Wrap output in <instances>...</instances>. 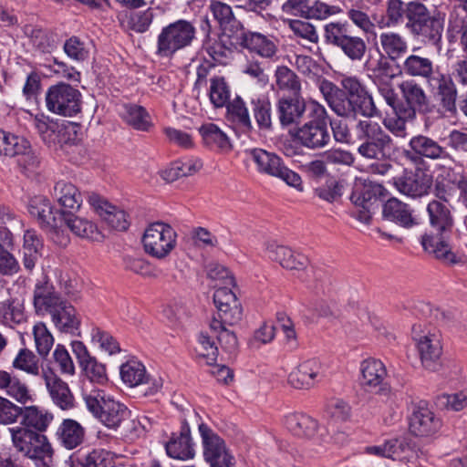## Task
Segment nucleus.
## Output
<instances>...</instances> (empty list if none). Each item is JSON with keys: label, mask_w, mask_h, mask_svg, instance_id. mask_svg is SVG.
Here are the masks:
<instances>
[{"label": "nucleus", "mask_w": 467, "mask_h": 467, "mask_svg": "<svg viewBox=\"0 0 467 467\" xmlns=\"http://www.w3.org/2000/svg\"><path fill=\"white\" fill-rule=\"evenodd\" d=\"M230 285L218 287L213 294V303L217 314L210 322L209 327L202 331L198 337L195 351L206 364L215 363L218 356V347L215 339L223 349L233 352L238 346L235 333L230 328L242 319V306Z\"/></svg>", "instance_id": "f257e3e1"}, {"label": "nucleus", "mask_w": 467, "mask_h": 467, "mask_svg": "<svg viewBox=\"0 0 467 467\" xmlns=\"http://www.w3.org/2000/svg\"><path fill=\"white\" fill-rule=\"evenodd\" d=\"M34 305L37 311H47L57 330L75 334L80 325L76 309L63 301L48 285H36Z\"/></svg>", "instance_id": "f03ea898"}, {"label": "nucleus", "mask_w": 467, "mask_h": 467, "mask_svg": "<svg viewBox=\"0 0 467 467\" xmlns=\"http://www.w3.org/2000/svg\"><path fill=\"white\" fill-rule=\"evenodd\" d=\"M88 411L105 427L117 431L130 417V410L104 390L95 389L83 394Z\"/></svg>", "instance_id": "7ed1b4c3"}, {"label": "nucleus", "mask_w": 467, "mask_h": 467, "mask_svg": "<svg viewBox=\"0 0 467 467\" xmlns=\"http://www.w3.org/2000/svg\"><path fill=\"white\" fill-rule=\"evenodd\" d=\"M357 137L362 140L358 153L369 160L386 161L394 153L392 139L381 126L369 119L360 120L356 127Z\"/></svg>", "instance_id": "20e7f679"}, {"label": "nucleus", "mask_w": 467, "mask_h": 467, "mask_svg": "<svg viewBox=\"0 0 467 467\" xmlns=\"http://www.w3.org/2000/svg\"><path fill=\"white\" fill-rule=\"evenodd\" d=\"M409 8L406 27L411 35L432 45H439L441 41L444 17L440 13L431 15L427 6L420 2H409Z\"/></svg>", "instance_id": "39448f33"}, {"label": "nucleus", "mask_w": 467, "mask_h": 467, "mask_svg": "<svg viewBox=\"0 0 467 467\" xmlns=\"http://www.w3.org/2000/svg\"><path fill=\"white\" fill-rule=\"evenodd\" d=\"M309 114L311 119L295 130L293 136L307 149L324 148L330 141L327 109L321 104L314 101L310 104Z\"/></svg>", "instance_id": "423d86ee"}, {"label": "nucleus", "mask_w": 467, "mask_h": 467, "mask_svg": "<svg viewBox=\"0 0 467 467\" xmlns=\"http://www.w3.org/2000/svg\"><path fill=\"white\" fill-rule=\"evenodd\" d=\"M324 39L328 45L339 48L352 61H360L367 51L365 40L351 35L348 22H330L324 26Z\"/></svg>", "instance_id": "0eeeda50"}, {"label": "nucleus", "mask_w": 467, "mask_h": 467, "mask_svg": "<svg viewBox=\"0 0 467 467\" xmlns=\"http://www.w3.org/2000/svg\"><path fill=\"white\" fill-rule=\"evenodd\" d=\"M196 28L186 19H179L164 26L158 36L157 54L169 57L177 51L192 45L195 39Z\"/></svg>", "instance_id": "6e6552de"}, {"label": "nucleus", "mask_w": 467, "mask_h": 467, "mask_svg": "<svg viewBox=\"0 0 467 467\" xmlns=\"http://www.w3.org/2000/svg\"><path fill=\"white\" fill-rule=\"evenodd\" d=\"M141 243L145 253L153 258L163 260L177 245V233L168 223L155 222L144 230Z\"/></svg>", "instance_id": "1a4fd4ad"}, {"label": "nucleus", "mask_w": 467, "mask_h": 467, "mask_svg": "<svg viewBox=\"0 0 467 467\" xmlns=\"http://www.w3.org/2000/svg\"><path fill=\"white\" fill-rule=\"evenodd\" d=\"M248 155L256 165L258 172L281 179L298 192L304 191L300 175L285 166L275 153L263 149H253L248 151Z\"/></svg>", "instance_id": "9d476101"}, {"label": "nucleus", "mask_w": 467, "mask_h": 467, "mask_svg": "<svg viewBox=\"0 0 467 467\" xmlns=\"http://www.w3.org/2000/svg\"><path fill=\"white\" fill-rule=\"evenodd\" d=\"M285 429L295 437L311 441L316 445L327 443L329 436L325 427L303 412H289L284 417Z\"/></svg>", "instance_id": "9b49d317"}, {"label": "nucleus", "mask_w": 467, "mask_h": 467, "mask_svg": "<svg viewBox=\"0 0 467 467\" xmlns=\"http://www.w3.org/2000/svg\"><path fill=\"white\" fill-rule=\"evenodd\" d=\"M412 335L422 366L429 370H436L442 353L440 331L414 326Z\"/></svg>", "instance_id": "f8f14e48"}, {"label": "nucleus", "mask_w": 467, "mask_h": 467, "mask_svg": "<svg viewBox=\"0 0 467 467\" xmlns=\"http://www.w3.org/2000/svg\"><path fill=\"white\" fill-rule=\"evenodd\" d=\"M49 111L65 117L77 115L81 109V94L72 86L59 83L50 87L46 94Z\"/></svg>", "instance_id": "ddd939ff"}, {"label": "nucleus", "mask_w": 467, "mask_h": 467, "mask_svg": "<svg viewBox=\"0 0 467 467\" xmlns=\"http://www.w3.org/2000/svg\"><path fill=\"white\" fill-rule=\"evenodd\" d=\"M31 122L43 141L47 144H67L76 127L69 122H58L44 114L30 115Z\"/></svg>", "instance_id": "4468645a"}, {"label": "nucleus", "mask_w": 467, "mask_h": 467, "mask_svg": "<svg viewBox=\"0 0 467 467\" xmlns=\"http://www.w3.org/2000/svg\"><path fill=\"white\" fill-rule=\"evenodd\" d=\"M202 438L203 455L212 467H235L233 456L225 448L223 441L205 424L199 426Z\"/></svg>", "instance_id": "2eb2a0df"}, {"label": "nucleus", "mask_w": 467, "mask_h": 467, "mask_svg": "<svg viewBox=\"0 0 467 467\" xmlns=\"http://www.w3.org/2000/svg\"><path fill=\"white\" fill-rule=\"evenodd\" d=\"M327 376V365L318 359H307L288 375V383L297 389H309Z\"/></svg>", "instance_id": "dca6fc26"}, {"label": "nucleus", "mask_w": 467, "mask_h": 467, "mask_svg": "<svg viewBox=\"0 0 467 467\" xmlns=\"http://www.w3.org/2000/svg\"><path fill=\"white\" fill-rule=\"evenodd\" d=\"M383 54L377 57L370 56L365 63V68L369 73V77L379 86V91L383 94L389 105L393 106L395 102V93L389 88L388 84L392 80L396 74L393 67Z\"/></svg>", "instance_id": "f3484780"}, {"label": "nucleus", "mask_w": 467, "mask_h": 467, "mask_svg": "<svg viewBox=\"0 0 467 467\" xmlns=\"http://www.w3.org/2000/svg\"><path fill=\"white\" fill-rule=\"evenodd\" d=\"M28 212L36 218L40 224L49 226L54 229L52 239L61 246H66L69 243L67 235L58 230L57 219L55 215L54 208L50 202L44 196H36L29 202Z\"/></svg>", "instance_id": "a211bd4d"}, {"label": "nucleus", "mask_w": 467, "mask_h": 467, "mask_svg": "<svg viewBox=\"0 0 467 467\" xmlns=\"http://www.w3.org/2000/svg\"><path fill=\"white\" fill-rule=\"evenodd\" d=\"M360 383L368 391H377L383 395L390 392L385 383L388 372L384 363L376 358H367L360 363Z\"/></svg>", "instance_id": "6ab92c4d"}, {"label": "nucleus", "mask_w": 467, "mask_h": 467, "mask_svg": "<svg viewBox=\"0 0 467 467\" xmlns=\"http://www.w3.org/2000/svg\"><path fill=\"white\" fill-rule=\"evenodd\" d=\"M119 374L124 384L130 388L147 385L150 394L159 391L162 387L161 379H153L145 366L139 360L130 359L120 366Z\"/></svg>", "instance_id": "aec40b11"}, {"label": "nucleus", "mask_w": 467, "mask_h": 467, "mask_svg": "<svg viewBox=\"0 0 467 467\" xmlns=\"http://www.w3.org/2000/svg\"><path fill=\"white\" fill-rule=\"evenodd\" d=\"M427 85L445 111H456L457 88L450 76L438 71L429 79Z\"/></svg>", "instance_id": "412c9836"}, {"label": "nucleus", "mask_w": 467, "mask_h": 467, "mask_svg": "<svg viewBox=\"0 0 467 467\" xmlns=\"http://www.w3.org/2000/svg\"><path fill=\"white\" fill-rule=\"evenodd\" d=\"M409 145L411 151H406L405 156L412 161H418L421 158L443 160L449 157V153L444 147L440 145L435 140L425 135L412 137Z\"/></svg>", "instance_id": "4be33fe9"}, {"label": "nucleus", "mask_w": 467, "mask_h": 467, "mask_svg": "<svg viewBox=\"0 0 467 467\" xmlns=\"http://www.w3.org/2000/svg\"><path fill=\"white\" fill-rule=\"evenodd\" d=\"M88 203L98 215L111 228L118 231H125L129 227L126 213L109 203L97 194H90Z\"/></svg>", "instance_id": "5701e85b"}, {"label": "nucleus", "mask_w": 467, "mask_h": 467, "mask_svg": "<svg viewBox=\"0 0 467 467\" xmlns=\"http://www.w3.org/2000/svg\"><path fill=\"white\" fill-rule=\"evenodd\" d=\"M265 252L271 260L288 270H303L308 264L307 257L303 254L274 242L265 244Z\"/></svg>", "instance_id": "b1692460"}, {"label": "nucleus", "mask_w": 467, "mask_h": 467, "mask_svg": "<svg viewBox=\"0 0 467 467\" xmlns=\"http://www.w3.org/2000/svg\"><path fill=\"white\" fill-rule=\"evenodd\" d=\"M451 234L436 232L432 228L421 238V244L425 251L432 254L436 258L447 264L456 263V255L451 251L449 242Z\"/></svg>", "instance_id": "393cba45"}, {"label": "nucleus", "mask_w": 467, "mask_h": 467, "mask_svg": "<svg viewBox=\"0 0 467 467\" xmlns=\"http://www.w3.org/2000/svg\"><path fill=\"white\" fill-rule=\"evenodd\" d=\"M41 376L54 403L62 410L74 406V397L66 382L51 368H42Z\"/></svg>", "instance_id": "a878e982"}, {"label": "nucleus", "mask_w": 467, "mask_h": 467, "mask_svg": "<svg viewBox=\"0 0 467 467\" xmlns=\"http://www.w3.org/2000/svg\"><path fill=\"white\" fill-rule=\"evenodd\" d=\"M431 184L432 176L421 170L394 181V185L400 193L412 198L427 194Z\"/></svg>", "instance_id": "bb28decb"}, {"label": "nucleus", "mask_w": 467, "mask_h": 467, "mask_svg": "<svg viewBox=\"0 0 467 467\" xmlns=\"http://www.w3.org/2000/svg\"><path fill=\"white\" fill-rule=\"evenodd\" d=\"M240 45L265 58H272L278 49L275 37L252 31L244 32L241 35Z\"/></svg>", "instance_id": "cd10ccee"}, {"label": "nucleus", "mask_w": 467, "mask_h": 467, "mask_svg": "<svg viewBox=\"0 0 467 467\" xmlns=\"http://www.w3.org/2000/svg\"><path fill=\"white\" fill-rule=\"evenodd\" d=\"M441 428V421L428 408L419 407L410 420V431L415 436L429 437Z\"/></svg>", "instance_id": "c85d7f7f"}, {"label": "nucleus", "mask_w": 467, "mask_h": 467, "mask_svg": "<svg viewBox=\"0 0 467 467\" xmlns=\"http://www.w3.org/2000/svg\"><path fill=\"white\" fill-rule=\"evenodd\" d=\"M402 98L408 105L405 110V117L411 119L415 116V111H423L427 109L429 100L424 89L420 85L413 80H407L400 85Z\"/></svg>", "instance_id": "c756f323"}, {"label": "nucleus", "mask_w": 467, "mask_h": 467, "mask_svg": "<svg viewBox=\"0 0 467 467\" xmlns=\"http://www.w3.org/2000/svg\"><path fill=\"white\" fill-rule=\"evenodd\" d=\"M0 390L21 404L33 400L26 384L17 376L5 370H0Z\"/></svg>", "instance_id": "7c9ffc66"}, {"label": "nucleus", "mask_w": 467, "mask_h": 467, "mask_svg": "<svg viewBox=\"0 0 467 467\" xmlns=\"http://www.w3.org/2000/svg\"><path fill=\"white\" fill-rule=\"evenodd\" d=\"M277 111L280 123L283 126L291 125L302 119L306 111L305 99L297 95L286 97L279 99Z\"/></svg>", "instance_id": "2f4dec72"}, {"label": "nucleus", "mask_w": 467, "mask_h": 467, "mask_svg": "<svg viewBox=\"0 0 467 467\" xmlns=\"http://www.w3.org/2000/svg\"><path fill=\"white\" fill-rule=\"evenodd\" d=\"M7 294V289L1 285L0 317L3 318L4 323L9 327L22 324L26 319L24 303L18 298L4 299L5 296Z\"/></svg>", "instance_id": "473e14b6"}, {"label": "nucleus", "mask_w": 467, "mask_h": 467, "mask_svg": "<svg viewBox=\"0 0 467 467\" xmlns=\"http://www.w3.org/2000/svg\"><path fill=\"white\" fill-rule=\"evenodd\" d=\"M19 417L22 426L36 432L46 431L54 419L52 413L35 405L20 407Z\"/></svg>", "instance_id": "72a5a7b5"}, {"label": "nucleus", "mask_w": 467, "mask_h": 467, "mask_svg": "<svg viewBox=\"0 0 467 467\" xmlns=\"http://www.w3.org/2000/svg\"><path fill=\"white\" fill-rule=\"evenodd\" d=\"M54 196L58 204L66 211L77 212L79 210L83 199L78 189L71 182L60 181L54 187Z\"/></svg>", "instance_id": "f704fd0d"}, {"label": "nucleus", "mask_w": 467, "mask_h": 467, "mask_svg": "<svg viewBox=\"0 0 467 467\" xmlns=\"http://www.w3.org/2000/svg\"><path fill=\"white\" fill-rule=\"evenodd\" d=\"M402 71L407 76L423 78L428 82L440 70L430 57L411 54L404 59Z\"/></svg>", "instance_id": "c9c22d12"}, {"label": "nucleus", "mask_w": 467, "mask_h": 467, "mask_svg": "<svg viewBox=\"0 0 467 467\" xmlns=\"http://www.w3.org/2000/svg\"><path fill=\"white\" fill-rule=\"evenodd\" d=\"M44 248L40 235L32 229L26 230L23 236V263L26 269L32 270L42 255Z\"/></svg>", "instance_id": "e433bc0d"}, {"label": "nucleus", "mask_w": 467, "mask_h": 467, "mask_svg": "<svg viewBox=\"0 0 467 467\" xmlns=\"http://www.w3.org/2000/svg\"><path fill=\"white\" fill-rule=\"evenodd\" d=\"M167 454L174 459L188 460L194 456L189 429L184 427L179 434H173L166 443Z\"/></svg>", "instance_id": "4c0bfd02"}, {"label": "nucleus", "mask_w": 467, "mask_h": 467, "mask_svg": "<svg viewBox=\"0 0 467 467\" xmlns=\"http://www.w3.org/2000/svg\"><path fill=\"white\" fill-rule=\"evenodd\" d=\"M409 3L405 4L402 0H388L385 16L378 22V26L383 29L401 26L406 18L409 21Z\"/></svg>", "instance_id": "58836bf2"}, {"label": "nucleus", "mask_w": 467, "mask_h": 467, "mask_svg": "<svg viewBox=\"0 0 467 467\" xmlns=\"http://www.w3.org/2000/svg\"><path fill=\"white\" fill-rule=\"evenodd\" d=\"M431 228L436 232L451 234L453 220L446 204L440 201H432L428 204Z\"/></svg>", "instance_id": "ea45409f"}, {"label": "nucleus", "mask_w": 467, "mask_h": 467, "mask_svg": "<svg viewBox=\"0 0 467 467\" xmlns=\"http://www.w3.org/2000/svg\"><path fill=\"white\" fill-rule=\"evenodd\" d=\"M379 43L383 53L390 59L403 57L409 49L407 39L397 32H383L379 35Z\"/></svg>", "instance_id": "a19ab883"}, {"label": "nucleus", "mask_w": 467, "mask_h": 467, "mask_svg": "<svg viewBox=\"0 0 467 467\" xmlns=\"http://www.w3.org/2000/svg\"><path fill=\"white\" fill-rule=\"evenodd\" d=\"M60 216L67 227L77 236L93 241L101 240V234L91 222L71 213L66 214L64 212H61Z\"/></svg>", "instance_id": "79ce46f5"}, {"label": "nucleus", "mask_w": 467, "mask_h": 467, "mask_svg": "<svg viewBox=\"0 0 467 467\" xmlns=\"http://www.w3.org/2000/svg\"><path fill=\"white\" fill-rule=\"evenodd\" d=\"M383 216L403 227H410L414 223L412 213L407 204L392 198L387 201L383 206Z\"/></svg>", "instance_id": "37998d69"}, {"label": "nucleus", "mask_w": 467, "mask_h": 467, "mask_svg": "<svg viewBox=\"0 0 467 467\" xmlns=\"http://www.w3.org/2000/svg\"><path fill=\"white\" fill-rule=\"evenodd\" d=\"M61 443L68 450L80 445L85 438V429L75 420L66 419L57 429Z\"/></svg>", "instance_id": "c03bdc74"}, {"label": "nucleus", "mask_w": 467, "mask_h": 467, "mask_svg": "<svg viewBox=\"0 0 467 467\" xmlns=\"http://www.w3.org/2000/svg\"><path fill=\"white\" fill-rule=\"evenodd\" d=\"M199 131L204 143L211 149L227 152L232 149L228 136L213 123H206L200 127Z\"/></svg>", "instance_id": "a18cd8bd"}, {"label": "nucleus", "mask_w": 467, "mask_h": 467, "mask_svg": "<svg viewBox=\"0 0 467 467\" xmlns=\"http://www.w3.org/2000/svg\"><path fill=\"white\" fill-rule=\"evenodd\" d=\"M121 116L130 126L137 130L149 131L152 127L149 113L141 106L124 105Z\"/></svg>", "instance_id": "49530a36"}, {"label": "nucleus", "mask_w": 467, "mask_h": 467, "mask_svg": "<svg viewBox=\"0 0 467 467\" xmlns=\"http://www.w3.org/2000/svg\"><path fill=\"white\" fill-rule=\"evenodd\" d=\"M12 366L14 368L32 376H39L42 373L39 358L33 351L27 348H21L18 351L12 362Z\"/></svg>", "instance_id": "de8ad7c7"}, {"label": "nucleus", "mask_w": 467, "mask_h": 467, "mask_svg": "<svg viewBox=\"0 0 467 467\" xmlns=\"http://www.w3.org/2000/svg\"><path fill=\"white\" fill-rule=\"evenodd\" d=\"M27 149L28 141L25 138L0 130V155L14 157L25 153Z\"/></svg>", "instance_id": "09e8293b"}, {"label": "nucleus", "mask_w": 467, "mask_h": 467, "mask_svg": "<svg viewBox=\"0 0 467 467\" xmlns=\"http://www.w3.org/2000/svg\"><path fill=\"white\" fill-rule=\"evenodd\" d=\"M32 334L36 352L40 357L46 358L54 345L53 335L43 322H37L34 325Z\"/></svg>", "instance_id": "8fccbe9b"}, {"label": "nucleus", "mask_w": 467, "mask_h": 467, "mask_svg": "<svg viewBox=\"0 0 467 467\" xmlns=\"http://www.w3.org/2000/svg\"><path fill=\"white\" fill-rule=\"evenodd\" d=\"M330 289L323 285L317 290L318 298L313 304V310L320 317H334L337 315V302L332 297Z\"/></svg>", "instance_id": "3c124183"}, {"label": "nucleus", "mask_w": 467, "mask_h": 467, "mask_svg": "<svg viewBox=\"0 0 467 467\" xmlns=\"http://www.w3.org/2000/svg\"><path fill=\"white\" fill-rule=\"evenodd\" d=\"M276 84L280 89L288 90L297 95L301 83L296 74L285 66L278 67L275 71Z\"/></svg>", "instance_id": "603ef678"}, {"label": "nucleus", "mask_w": 467, "mask_h": 467, "mask_svg": "<svg viewBox=\"0 0 467 467\" xmlns=\"http://www.w3.org/2000/svg\"><path fill=\"white\" fill-rule=\"evenodd\" d=\"M350 115H362L371 117L376 111L372 97L365 89L362 92L349 98Z\"/></svg>", "instance_id": "864d4df0"}, {"label": "nucleus", "mask_w": 467, "mask_h": 467, "mask_svg": "<svg viewBox=\"0 0 467 467\" xmlns=\"http://www.w3.org/2000/svg\"><path fill=\"white\" fill-rule=\"evenodd\" d=\"M209 97L216 108L226 105L230 98L229 87L222 77H214L210 80Z\"/></svg>", "instance_id": "5fc2aeb1"}, {"label": "nucleus", "mask_w": 467, "mask_h": 467, "mask_svg": "<svg viewBox=\"0 0 467 467\" xmlns=\"http://www.w3.org/2000/svg\"><path fill=\"white\" fill-rule=\"evenodd\" d=\"M253 111L257 124L262 129H269L272 125L271 103L265 96L252 99Z\"/></svg>", "instance_id": "6e6d98bb"}, {"label": "nucleus", "mask_w": 467, "mask_h": 467, "mask_svg": "<svg viewBox=\"0 0 467 467\" xmlns=\"http://www.w3.org/2000/svg\"><path fill=\"white\" fill-rule=\"evenodd\" d=\"M8 431L11 434L14 447L26 456L30 451L29 444L36 431L24 426L9 428Z\"/></svg>", "instance_id": "4d7b16f0"}, {"label": "nucleus", "mask_w": 467, "mask_h": 467, "mask_svg": "<svg viewBox=\"0 0 467 467\" xmlns=\"http://www.w3.org/2000/svg\"><path fill=\"white\" fill-rule=\"evenodd\" d=\"M293 65L300 74L310 79L315 80L322 75L321 65L310 56L296 55Z\"/></svg>", "instance_id": "13d9d810"}, {"label": "nucleus", "mask_w": 467, "mask_h": 467, "mask_svg": "<svg viewBox=\"0 0 467 467\" xmlns=\"http://www.w3.org/2000/svg\"><path fill=\"white\" fill-rule=\"evenodd\" d=\"M287 24L295 36L300 37L313 44L318 42V33L311 23L298 19H289Z\"/></svg>", "instance_id": "bf43d9fd"}, {"label": "nucleus", "mask_w": 467, "mask_h": 467, "mask_svg": "<svg viewBox=\"0 0 467 467\" xmlns=\"http://www.w3.org/2000/svg\"><path fill=\"white\" fill-rule=\"evenodd\" d=\"M83 467H114L112 454L103 449H94L81 459Z\"/></svg>", "instance_id": "052dcab7"}, {"label": "nucleus", "mask_w": 467, "mask_h": 467, "mask_svg": "<svg viewBox=\"0 0 467 467\" xmlns=\"http://www.w3.org/2000/svg\"><path fill=\"white\" fill-rule=\"evenodd\" d=\"M342 13L338 5H330L320 0H316L307 9V16L312 19L325 20Z\"/></svg>", "instance_id": "680f3d73"}, {"label": "nucleus", "mask_w": 467, "mask_h": 467, "mask_svg": "<svg viewBox=\"0 0 467 467\" xmlns=\"http://www.w3.org/2000/svg\"><path fill=\"white\" fill-rule=\"evenodd\" d=\"M29 446L30 451L26 455L28 458L44 459L46 457H50L52 454V448L47 438L39 432L35 433V437L31 441Z\"/></svg>", "instance_id": "e2e57ef3"}, {"label": "nucleus", "mask_w": 467, "mask_h": 467, "mask_svg": "<svg viewBox=\"0 0 467 467\" xmlns=\"http://www.w3.org/2000/svg\"><path fill=\"white\" fill-rule=\"evenodd\" d=\"M386 458L405 461L412 454L410 447L404 440L391 439L386 441Z\"/></svg>", "instance_id": "0e129e2a"}, {"label": "nucleus", "mask_w": 467, "mask_h": 467, "mask_svg": "<svg viewBox=\"0 0 467 467\" xmlns=\"http://www.w3.org/2000/svg\"><path fill=\"white\" fill-rule=\"evenodd\" d=\"M92 341L99 344V348L109 355L119 353L120 348L116 339L109 333L94 328L91 333Z\"/></svg>", "instance_id": "69168bd1"}, {"label": "nucleus", "mask_w": 467, "mask_h": 467, "mask_svg": "<svg viewBox=\"0 0 467 467\" xmlns=\"http://www.w3.org/2000/svg\"><path fill=\"white\" fill-rule=\"evenodd\" d=\"M53 358L62 374L69 376L75 374V365L73 360L63 345H57L53 352Z\"/></svg>", "instance_id": "338daca9"}, {"label": "nucleus", "mask_w": 467, "mask_h": 467, "mask_svg": "<svg viewBox=\"0 0 467 467\" xmlns=\"http://www.w3.org/2000/svg\"><path fill=\"white\" fill-rule=\"evenodd\" d=\"M228 114L241 125L246 128L251 127V119L249 117L248 109L243 99L240 98L234 99L227 105Z\"/></svg>", "instance_id": "774afa93"}]
</instances>
